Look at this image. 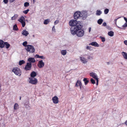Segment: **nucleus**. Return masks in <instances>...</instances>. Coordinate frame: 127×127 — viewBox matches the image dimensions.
<instances>
[{"mask_svg":"<svg viewBox=\"0 0 127 127\" xmlns=\"http://www.w3.org/2000/svg\"><path fill=\"white\" fill-rule=\"evenodd\" d=\"M82 26L81 25L77 28L74 27H72L71 29V33L73 35L76 34L78 37H82L84 34V32L83 30L81 29Z\"/></svg>","mask_w":127,"mask_h":127,"instance_id":"1","label":"nucleus"},{"mask_svg":"<svg viewBox=\"0 0 127 127\" xmlns=\"http://www.w3.org/2000/svg\"><path fill=\"white\" fill-rule=\"evenodd\" d=\"M69 25L71 26L70 29L71 32V29L73 27H74L75 29L77 28L80 25H81V23L79 21H77L76 20H72L70 21L69 23Z\"/></svg>","mask_w":127,"mask_h":127,"instance_id":"2","label":"nucleus"},{"mask_svg":"<svg viewBox=\"0 0 127 127\" xmlns=\"http://www.w3.org/2000/svg\"><path fill=\"white\" fill-rule=\"evenodd\" d=\"M25 49L28 52L32 53L34 52L35 51L34 47L31 45H28L27 47L25 48Z\"/></svg>","mask_w":127,"mask_h":127,"instance_id":"3","label":"nucleus"},{"mask_svg":"<svg viewBox=\"0 0 127 127\" xmlns=\"http://www.w3.org/2000/svg\"><path fill=\"white\" fill-rule=\"evenodd\" d=\"M13 72L16 75L20 76L21 74V71L20 69L18 67H14L12 70Z\"/></svg>","mask_w":127,"mask_h":127,"instance_id":"4","label":"nucleus"},{"mask_svg":"<svg viewBox=\"0 0 127 127\" xmlns=\"http://www.w3.org/2000/svg\"><path fill=\"white\" fill-rule=\"evenodd\" d=\"M87 13L85 11H82L81 12V18L85 20L87 16Z\"/></svg>","mask_w":127,"mask_h":127,"instance_id":"5","label":"nucleus"},{"mask_svg":"<svg viewBox=\"0 0 127 127\" xmlns=\"http://www.w3.org/2000/svg\"><path fill=\"white\" fill-rule=\"evenodd\" d=\"M25 19V18L23 16H22L18 20V21L21 23L23 27H24L26 25V23L24 21Z\"/></svg>","mask_w":127,"mask_h":127,"instance_id":"6","label":"nucleus"},{"mask_svg":"<svg viewBox=\"0 0 127 127\" xmlns=\"http://www.w3.org/2000/svg\"><path fill=\"white\" fill-rule=\"evenodd\" d=\"M81 12L77 11L75 12L74 15V18L76 20L78 18H81Z\"/></svg>","mask_w":127,"mask_h":127,"instance_id":"7","label":"nucleus"},{"mask_svg":"<svg viewBox=\"0 0 127 127\" xmlns=\"http://www.w3.org/2000/svg\"><path fill=\"white\" fill-rule=\"evenodd\" d=\"M29 79V83L32 84H35L37 83V80L34 78H30Z\"/></svg>","mask_w":127,"mask_h":127,"instance_id":"8","label":"nucleus"},{"mask_svg":"<svg viewBox=\"0 0 127 127\" xmlns=\"http://www.w3.org/2000/svg\"><path fill=\"white\" fill-rule=\"evenodd\" d=\"M53 102L54 104H57L58 103L59 101L58 97L56 96H55L52 98Z\"/></svg>","mask_w":127,"mask_h":127,"instance_id":"9","label":"nucleus"},{"mask_svg":"<svg viewBox=\"0 0 127 127\" xmlns=\"http://www.w3.org/2000/svg\"><path fill=\"white\" fill-rule=\"evenodd\" d=\"M80 86V89H82V84L81 81L79 80L77 81L75 85V87H78Z\"/></svg>","mask_w":127,"mask_h":127,"instance_id":"10","label":"nucleus"},{"mask_svg":"<svg viewBox=\"0 0 127 127\" xmlns=\"http://www.w3.org/2000/svg\"><path fill=\"white\" fill-rule=\"evenodd\" d=\"M28 61L29 63H27V64H31V63H34L35 62V60L34 58L30 57L28 59Z\"/></svg>","mask_w":127,"mask_h":127,"instance_id":"11","label":"nucleus"},{"mask_svg":"<svg viewBox=\"0 0 127 127\" xmlns=\"http://www.w3.org/2000/svg\"><path fill=\"white\" fill-rule=\"evenodd\" d=\"M80 60L83 63H86L88 61V60L85 59L83 57H80Z\"/></svg>","mask_w":127,"mask_h":127,"instance_id":"12","label":"nucleus"},{"mask_svg":"<svg viewBox=\"0 0 127 127\" xmlns=\"http://www.w3.org/2000/svg\"><path fill=\"white\" fill-rule=\"evenodd\" d=\"M90 76L93 77L96 80L97 79H98L97 77V75L96 74L94 73H90Z\"/></svg>","mask_w":127,"mask_h":127,"instance_id":"13","label":"nucleus"},{"mask_svg":"<svg viewBox=\"0 0 127 127\" xmlns=\"http://www.w3.org/2000/svg\"><path fill=\"white\" fill-rule=\"evenodd\" d=\"M89 45L94 46L95 47H98L99 46V45L95 42H92V43H90Z\"/></svg>","mask_w":127,"mask_h":127,"instance_id":"14","label":"nucleus"},{"mask_svg":"<svg viewBox=\"0 0 127 127\" xmlns=\"http://www.w3.org/2000/svg\"><path fill=\"white\" fill-rule=\"evenodd\" d=\"M31 64H27V65L26 66L25 68V69L27 70H30L31 67Z\"/></svg>","mask_w":127,"mask_h":127,"instance_id":"15","label":"nucleus"},{"mask_svg":"<svg viewBox=\"0 0 127 127\" xmlns=\"http://www.w3.org/2000/svg\"><path fill=\"white\" fill-rule=\"evenodd\" d=\"M22 34L25 36H27L29 34V33L28 31H26V30H24L22 31Z\"/></svg>","mask_w":127,"mask_h":127,"instance_id":"16","label":"nucleus"},{"mask_svg":"<svg viewBox=\"0 0 127 127\" xmlns=\"http://www.w3.org/2000/svg\"><path fill=\"white\" fill-rule=\"evenodd\" d=\"M5 42L3 41L2 40H0V47L3 48L4 47V43Z\"/></svg>","mask_w":127,"mask_h":127,"instance_id":"17","label":"nucleus"},{"mask_svg":"<svg viewBox=\"0 0 127 127\" xmlns=\"http://www.w3.org/2000/svg\"><path fill=\"white\" fill-rule=\"evenodd\" d=\"M121 53L123 58L125 59H127V53L126 52H123Z\"/></svg>","mask_w":127,"mask_h":127,"instance_id":"18","label":"nucleus"},{"mask_svg":"<svg viewBox=\"0 0 127 127\" xmlns=\"http://www.w3.org/2000/svg\"><path fill=\"white\" fill-rule=\"evenodd\" d=\"M19 106L17 103H15L14 106V110H17L19 108Z\"/></svg>","mask_w":127,"mask_h":127,"instance_id":"19","label":"nucleus"},{"mask_svg":"<svg viewBox=\"0 0 127 127\" xmlns=\"http://www.w3.org/2000/svg\"><path fill=\"white\" fill-rule=\"evenodd\" d=\"M36 75V73L34 71L32 72L31 74V78H34Z\"/></svg>","mask_w":127,"mask_h":127,"instance_id":"20","label":"nucleus"},{"mask_svg":"<svg viewBox=\"0 0 127 127\" xmlns=\"http://www.w3.org/2000/svg\"><path fill=\"white\" fill-rule=\"evenodd\" d=\"M108 34L110 36H112L114 35V32H113L111 31L108 32Z\"/></svg>","mask_w":127,"mask_h":127,"instance_id":"21","label":"nucleus"},{"mask_svg":"<svg viewBox=\"0 0 127 127\" xmlns=\"http://www.w3.org/2000/svg\"><path fill=\"white\" fill-rule=\"evenodd\" d=\"M35 57L36 58H40L42 59H44L45 58L43 56H39L38 54H36L35 56Z\"/></svg>","mask_w":127,"mask_h":127,"instance_id":"22","label":"nucleus"},{"mask_svg":"<svg viewBox=\"0 0 127 127\" xmlns=\"http://www.w3.org/2000/svg\"><path fill=\"white\" fill-rule=\"evenodd\" d=\"M50 21V19H47L45 20L44 22V24L45 25L48 24Z\"/></svg>","mask_w":127,"mask_h":127,"instance_id":"23","label":"nucleus"},{"mask_svg":"<svg viewBox=\"0 0 127 127\" xmlns=\"http://www.w3.org/2000/svg\"><path fill=\"white\" fill-rule=\"evenodd\" d=\"M83 81L84 82L85 85H86L89 82V80H87V79L86 78H84L83 79Z\"/></svg>","mask_w":127,"mask_h":127,"instance_id":"24","label":"nucleus"},{"mask_svg":"<svg viewBox=\"0 0 127 127\" xmlns=\"http://www.w3.org/2000/svg\"><path fill=\"white\" fill-rule=\"evenodd\" d=\"M4 46L6 47V48L8 49L10 46V45L7 42H5V43Z\"/></svg>","mask_w":127,"mask_h":127,"instance_id":"25","label":"nucleus"},{"mask_svg":"<svg viewBox=\"0 0 127 127\" xmlns=\"http://www.w3.org/2000/svg\"><path fill=\"white\" fill-rule=\"evenodd\" d=\"M18 16L17 14H15L14 15L11 17V19L12 20L15 19Z\"/></svg>","mask_w":127,"mask_h":127,"instance_id":"26","label":"nucleus"},{"mask_svg":"<svg viewBox=\"0 0 127 127\" xmlns=\"http://www.w3.org/2000/svg\"><path fill=\"white\" fill-rule=\"evenodd\" d=\"M102 13V12L100 10H97L96 11V15H100Z\"/></svg>","mask_w":127,"mask_h":127,"instance_id":"27","label":"nucleus"},{"mask_svg":"<svg viewBox=\"0 0 127 127\" xmlns=\"http://www.w3.org/2000/svg\"><path fill=\"white\" fill-rule=\"evenodd\" d=\"M61 53L62 55H64L66 54V51L65 50H62L61 51Z\"/></svg>","mask_w":127,"mask_h":127,"instance_id":"28","label":"nucleus"},{"mask_svg":"<svg viewBox=\"0 0 127 127\" xmlns=\"http://www.w3.org/2000/svg\"><path fill=\"white\" fill-rule=\"evenodd\" d=\"M13 30L14 31H17L18 30V29L17 27V26L16 24H15L14 25L13 28Z\"/></svg>","mask_w":127,"mask_h":127,"instance_id":"29","label":"nucleus"},{"mask_svg":"<svg viewBox=\"0 0 127 127\" xmlns=\"http://www.w3.org/2000/svg\"><path fill=\"white\" fill-rule=\"evenodd\" d=\"M103 21V20L101 19H99L97 21V23L99 25H101Z\"/></svg>","mask_w":127,"mask_h":127,"instance_id":"30","label":"nucleus"},{"mask_svg":"<svg viewBox=\"0 0 127 127\" xmlns=\"http://www.w3.org/2000/svg\"><path fill=\"white\" fill-rule=\"evenodd\" d=\"M30 5V4L29 2H26L24 3V6L25 7H27L29 6Z\"/></svg>","mask_w":127,"mask_h":127,"instance_id":"31","label":"nucleus"},{"mask_svg":"<svg viewBox=\"0 0 127 127\" xmlns=\"http://www.w3.org/2000/svg\"><path fill=\"white\" fill-rule=\"evenodd\" d=\"M27 42L26 41H25L23 43V45L25 47H27L28 45H27Z\"/></svg>","mask_w":127,"mask_h":127,"instance_id":"32","label":"nucleus"},{"mask_svg":"<svg viewBox=\"0 0 127 127\" xmlns=\"http://www.w3.org/2000/svg\"><path fill=\"white\" fill-rule=\"evenodd\" d=\"M109 10L108 9H106L104 10V13L105 14H107Z\"/></svg>","mask_w":127,"mask_h":127,"instance_id":"33","label":"nucleus"},{"mask_svg":"<svg viewBox=\"0 0 127 127\" xmlns=\"http://www.w3.org/2000/svg\"><path fill=\"white\" fill-rule=\"evenodd\" d=\"M100 38L101 39L102 42H104L105 41V38L104 37L100 36Z\"/></svg>","mask_w":127,"mask_h":127,"instance_id":"34","label":"nucleus"},{"mask_svg":"<svg viewBox=\"0 0 127 127\" xmlns=\"http://www.w3.org/2000/svg\"><path fill=\"white\" fill-rule=\"evenodd\" d=\"M37 64L38 66L40 68L42 67L44 65V64Z\"/></svg>","mask_w":127,"mask_h":127,"instance_id":"35","label":"nucleus"},{"mask_svg":"<svg viewBox=\"0 0 127 127\" xmlns=\"http://www.w3.org/2000/svg\"><path fill=\"white\" fill-rule=\"evenodd\" d=\"M91 82L93 84H94L95 83V80L93 78H92L91 79Z\"/></svg>","mask_w":127,"mask_h":127,"instance_id":"36","label":"nucleus"},{"mask_svg":"<svg viewBox=\"0 0 127 127\" xmlns=\"http://www.w3.org/2000/svg\"><path fill=\"white\" fill-rule=\"evenodd\" d=\"M29 9H27L26 10L24 11H23V12L25 14H27L28 13V12L29 11Z\"/></svg>","mask_w":127,"mask_h":127,"instance_id":"37","label":"nucleus"},{"mask_svg":"<svg viewBox=\"0 0 127 127\" xmlns=\"http://www.w3.org/2000/svg\"><path fill=\"white\" fill-rule=\"evenodd\" d=\"M86 48L88 50H92V47L91 46H87Z\"/></svg>","mask_w":127,"mask_h":127,"instance_id":"38","label":"nucleus"},{"mask_svg":"<svg viewBox=\"0 0 127 127\" xmlns=\"http://www.w3.org/2000/svg\"><path fill=\"white\" fill-rule=\"evenodd\" d=\"M25 62L23 60L20 61L19 62V64H25Z\"/></svg>","mask_w":127,"mask_h":127,"instance_id":"39","label":"nucleus"},{"mask_svg":"<svg viewBox=\"0 0 127 127\" xmlns=\"http://www.w3.org/2000/svg\"><path fill=\"white\" fill-rule=\"evenodd\" d=\"M122 27L124 28H125L127 27V23H126L125 24L122 26Z\"/></svg>","mask_w":127,"mask_h":127,"instance_id":"40","label":"nucleus"},{"mask_svg":"<svg viewBox=\"0 0 127 127\" xmlns=\"http://www.w3.org/2000/svg\"><path fill=\"white\" fill-rule=\"evenodd\" d=\"M8 1V0H3V2L5 4H7V3Z\"/></svg>","mask_w":127,"mask_h":127,"instance_id":"41","label":"nucleus"},{"mask_svg":"<svg viewBox=\"0 0 127 127\" xmlns=\"http://www.w3.org/2000/svg\"><path fill=\"white\" fill-rule=\"evenodd\" d=\"M59 22V21L58 20H56L54 22V24L55 25L57 24Z\"/></svg>","mask_w":127,"mask_h":127,"instance_id":"42","label":"nucleus"},{"mask_svg":"<svg viewBox=\"0 0 127 127\" xmlns=\"http://www.w3.org/2000/svg\"><path fill=\"white\" fill-rule=\"evenodd\" d=\"M52 31H54V32H55V29L54 26H53V27L52 29Z\"/></svg>","mask_w":127,"mask_h":127,"instance_id":"43","label":"nucleus"},{"mask_svg":"<svg viewBox=\"0 0 127 127\" xmlns=\"http://www.w3.org/2000/svg\"><path fill=\"white\" fill-rule=\"evenodd\" d=\"M106 24L105 22H104L102 24V26L104 27L106 26Z\"/></svg>","mask_w":127,"mask_h":127,"instance_id":"44","label":"nucleus"},{"mask_svg":"<svg viewBox=\"0 0 127 127\" xmlns=\"http://www.w3.org/2000/svg\"><path fill=\"white\" fill-rule=\"evenodd\" d=\"M38 64H44L42 60H41L40 61H39L38 62Z\"/></svg>","mask_w":127,"mask_h":127,"instance_id":"45","label":"nucleus"},{"mask_svg":"<svg viewBox=\"0 0 127 127\" xmlns=\"http://www.w3.org/2000/svg\"><path fill=\"white\" fill-rule=\"evenodd\" d=\"M124 44L126 45H127V40H125L124 41Z\"/></svg>","mask_w":127,"mask_h":127,"instance_id":"46","label":"nucleus"},{"mask_svg":"<svg viewBox=\"0 0 127 127\" xmlns=\"http://www.w3.org/2000/svg\"><path fill=\"white\" fill-rule=\"evenodd\" d=\"M96 85H98V79H96Z\"/></svg>","mask_w":127,"mask_h":127,"instance_id":"47","label":"nucleus"},{"mask_svg":"<svg viewBox=\"0 0 127 127\" xmlns=\"http://www.w3.org/2000/svg\"><path fill=\"white\" fill-rule=\"evenodd\" d=\"M124 19L126 21V22L127 23V18L125 17H124Z\"/></svg>","mask_w":127,"mask_h":127,"instance_id":"48","label":"nucleus"},{"mask_svg":"<svg viewBox=\"0 0 127 127\" xmlns=\"http://www.w3.org/2000/svg\"><path fill=\"white\" fill-rule=\"evenodd\" d=\"M106 28L108 29H110V27L108 26H106Z\"/></svg>","mask_w":127,"mask_h":127,"instance_id":"49","label":"nucleus"},{"mask_svg":"<svg viewBox=\"0 0 127 127\" xmlns=\"http://www.w3.org/2000/svg\"><path fill=\"white\" fill-rule=\"evenodd\" d=\"M91 27H89V32H90L91 31Z\"/></svg>","mask_w":127,"mask_h":127,"instance_id":"50","label":"nucleus"},{"mask_svg":"<svg viewBox=\"0 0 127 127\" xmlns=\"http://www.w3.org/2000/svg\"><path fill=\"white\" fill-rule=\"evenodd\" d=\"M15 0H9V1L10 2H12Z\"/></svg>","mask_w":127,"mask_h":127,"instance_id":"51","label":"nucleus"},{"mask_svg":"<svg viewBox=\"0 0 127 127\" xmlns=\"http://www.w3.org/2000/svg\"><path fill=\"white\" fill-rule=\"evenodd\" d=\"M87 58L88 59H91L92 58V57H90V56H89Z\"/></svg>","mask_w":127,"mask_h":127,"instance_id":"52","label":"nucleus"},{"mask_svg":"<svg viewBox=\"0 0 127 127\" xmlns=\"http://www.w3.org/2000/svg\"><path fill=\"white\" fill-rule=\"evenodd\" d=\"M125 124L126 125V126L127 127V120H126L125 122Z\"/></svg>","mask_w":127,"mask_h":127,"instance_id":"53","label":"nucleus"},{"mask_svg":"<svg viewBox=\"0 0 127 127\" xmlns=\"http://www.w3.org/2000/svg\"><path fill=\"white\" fill-rule=\"evenodd\" d=\"M36 1V0H33V3H34Z\"/></svg>","mask_w":127,"mask_h":127,"instance_id":"54","label":"nucleus"},{"mask_svg":"<svg viewBox=\"0 0 127 127\" xmlns=\"http://www.w3.org/2000/svg\"><path fill=\"white\" fill-rule=\"evenodd\" d=\"M84 89L83 88V87L82 86V89H80L81 90H83V89Z\"/></svg>","mask_w":127,"mask_h":127,"instance_id":"55","label":"nucleus"},{"mask_svg":"<svg viewBox=\"0 0 127 127\" xmlns=\"http://www.w3.org/2000/svg\"><path fill=\"white\" fill-rule=\"evenodd\" d=\"M117 27L119 28H120V29H123V28H121V27H118V26H117Z\"/></svg>","mask_w":127,"mask_h":127,"instance_id":"56","label":"nucleus"},{"mask_svg":"<svg viewBox=\"0 0 127 127\" xmlns=\"http://www.w3.org/2000/svg\"><path fill=\"white\" fill-rule=\"evenodd\" d=\"M117 19H116L115 20V21H116V22L117 21Z\"/></svg>","mask_w":127,"mask_h":127,"instance_id":"57","label":"nucleus"},{"mask_svg":"<svg viewBox=\"0 0 127 127\" xmlns=\"http://www.w3.org/2000/svg\"><path fill=\"white\" fill-rule=\"evenodd\" d=\"M0 87H1V86H0V93L1 92V88H0Z\"/></svg>","mask_w":127,"mask_h":127,"instance_id":"58","label":"nucleus"},{"mask_svg":"<svg viewBox=\"0 0 127 127\" xmlns=\"http://www.w3.org/2000/svg\"><path fill=\"white\" fill-rule=\"evenodd\" d=\"M21 97H20V100H21Z\"/></svg>","mask_w":127,"mask_h":127,"instance_id":"59","label":"nucleus"},{"mask_svg":"<svg viewBox=\"0 0 127 127\" xmlns=\"http://www.w3.org/2000/svg\"><path fill=\"white\" fill-rule=\"evenodd\" d=\"M19 64V65H21L22 64Z\"/></svg>","mask_w":127,"mask_h":127,"instance_id":"60","label":"nucleus"},{"mask_svg":"<svg viewBox=\"0 0 127 127\" xmlns=\"http://www.w3.org/2000/svg\"><path fill=\"white\" fill-rule=\"evenodd\" d=\"M32 36H33V37H34V35H32Z\"/></svg>","mask_w":127,"mask_h":127,"instance_id":"61","label":"nucleus"},{"mask_svg":"<svg viewBox=\"0 0 127 127\" xmlns=\"http://www.w3.org/2000/svg\"><path fill=\"white\" fill-rule=\"evenodd\" d=\"M109 62H107V64H109Z\"/></svg>","mask_w":127,"mask_h":127,"instance_id":"62","label":"nucleus"}]
</instances>
